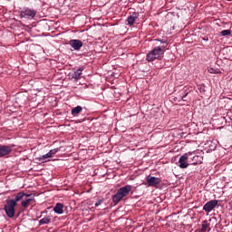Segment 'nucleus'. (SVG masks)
<instances>
[{"mask_svg": "<svg viewBox=\"0 0 232 232\" xmlns=\"http://www.w3.org/2000/svg\"><path fill=\"white\" fill-rule=\"evenodd\" d=\"M24 197H25V199L21 202V206L24 209H27V208L30 207V204H33V202L35 200V195L31 193V194H25Z\"/></svg>", "mask_w": 232, "mask_h": 232, "instance_id": "nucleus-6", "label": "nucleus"}, {"mask_svg": "<svg viewBox=\"0 0 232 232\" xmlns=\"http://www.w3.org/2000/svg\"><path fill=\"white\" fill-rule=\"evenodd\" d=\"M102 202H104V199H99V200L95 203V208H99V206H101V204H102Z\"/></svg>", "mask_w": 232, "mask_h": 232, "instance_id": "nucleus-25", "label": "nucleus"}, {"mask_svg": "<svg viewBox=\"0 0 232 232\" xmlns=\"http://www.w3.org/2000/svg\"><path fill=\"white\" fill-rule=\"evenodd\" d=\"M132 188L133 187L131 185H126L118 188L116 194L112 196L113 204H119V202H121V200H122L124 197H128Z\"/></svg>", "mask_w": 232, "mask_h": 232, "instance_id": "nucleus-1", "label": "nucleus"}, {"mask_svg": "<svg viewBox=\"0 0 232 232\" xmlns=\"http://www.w3.org/2000/svg\"><path fill=\"white\" fill-rule=\"evenodd\" d=\"M15 206H17L15 202L11 201L10 199H6V203L4 206V209L5 211V215L9 218H14V217L15 216Z\"/></svg>", "mask_w": 232, "mask_h": 232, "instance_id": "nucleus-3", "label": "nucleus"}, {"mask_svg": "<svg viewBox=\"0 0 232 232\" xmlns=\"http://www.w3.org/2000/svg\"><path fill=\"white\" fill-rule=\"evenodd\" d=\"M208 72H209V73H222V72H220V70L214 69V68H211V67L208 69Z\"/></svg>", "mask_w": 232, "mask_h": 232, "instance_id": "nucleus-22", "label": "nucleus"}, {"mask_svg": "<svg viewBox=\"0 0 232 232\" xmlns=\"http://www.w3.org/2000/svg\"><path fill=\"white\" fill-rule=\"evenodd\" d=\"M26 196V193L24 191H20L14 195V199H9L11 202H14V204L17 206V202H21L23 200V198Z\"/></svg>", "mask_w": 232, "mask_h": 232, "instance_id": "nucleus-11", "label": "nucleus"}, {"mask_svg": "<svg viewBox=\"0 0 232 232\" xmlns=\"http://www.w3.org/2000/svg\"><path fill=\"white\" fill-rule=\"evenodd\" d=\"M63 209H64V205H63V203H56V205L53 208V211L57 215H63V213H64Z\"/></svg>", "mask_w": 232, "mask_h": 232, "instance_id": "nucleus-12", "label": "nucleus"}, {"mask_svg": "<svg viewBox=\"0 0 232 232\" xmlns=\"http://www.w3.org/2000/svg\"><path fill=\"white\" fill-rule=\"evenodd\" d=\"M146 181L150 188H157V186H159V184H160V179L155 178L151 175L147 176Z\"/></svg>", "mask_w": 232, "mask_h": 232, "instance_id": "nucleus-8", "label": "nucleus"}, {"mask_svg": "<svg viewBox=\"0 0 232 232\" xmlns=\"http://www.w3.org/2000/svg\"><path fill=\"white\" fill-rule=\"evenodd\" d=\"M218 206V200L217 199H212L210 201H208L204 207H203V211L205 213H211V210L215 209Z\"/></svg>", "mask_w": 232, "mask_h": 232, "instance_id": "nucleus-7", "label": "nucleus"}, {"mask_svg": "<svg viewBox=\"0 0 232 232\" xmlns=\"http://www.w3.org/2000/svg\"><path fill=\"white\" fill-rule=\"evenodd\" d=\"M202 41H209V38H208V37H202Z\"/></svg>", "mask_w": 232, "mask_h": 232, "instance_id": "nucleus-26", "label": "nucleus"}, {"mask_svg": "<svg viewBox=\"0 0 232 232\" xmlns=\"http://www.w3.org/2000/svg\"><path fill=\"white\" fill-rule=\"evenodd\" d=\"M137 17L138 16H137L136 13H134L131 15L128 16V18H127L128 24H130V26L133 25L135 24V21H136Z\"/></svg>", "mask_w": 232, "mask_h": 232, "instance_id": "nucleus-13", "label": "nucleus"}, {"mask_svg": "<svg viewBox=\"0 0 232 232\" xmlns=\"http://www.w3.org/2000/svg\"><path fill=\"white\" fill-rule=\"evenodd\" d=\"M231 128H232V125H231Z\"/></svg>", "mask_w": 232, "mask_h": 232, "instance_id": "nucleus-28", "label": "nucleus"}, {"mask_svg": "<svg viewBox=\"0 0 232 232\" xmlns=\"http://www.w3.org/2000/svg\"><path fill=\"white\" fill-rule=\"evenodd\" d=\"M189 94V92H188V90H181L179 92V97L181 99V101H188L186 100V97H188V95Z\"/></svg>", "mask_w": 232, "mask_h": 232, "instance_id": "nucleus-18", "label": "nucleus"}, {"mask_svg": "<svg viewBox=\"0 0 232 232\" xmlns=\"http://www.w3.org/2000/svg\"><path fill=\"white\" fill-rule=\"evenodd\" d=\"M50 222H52V216H47L45 218H43L40 221H39V225L40 226H44V224H50Z\"/></svg>", "mask_w": 232, "mask_h": 232, "instance_id": "nucleus-17", "label": "nucleus"}, {"mask_svg": "<svg viewBox=\"0 0 232 232\" xmlns=\"http://www.w3.org/2000/svg\"><path fill=\"white\" fill-rule=\"evenodd\" d=\"M209 226H211V224H209L208 220L202 221L201 232H206V231L210 232L211 228H209Z\"/></svg>", "mask_w": 232, "mask_h": 232, "instance_id": "nucleus-14", "label": "nucleus"}, {"mask_svg": "<svg viewBox=\"0 0 232 232\" xmlns=\"http://www.w3.org/2000/svg\"><path fill=\"white\" fill-rule=\"evenodd\" d=\"M192 159V161H191V164L193 166H197V164H198V159H200V156H194L191 158Z\"/></svg>", "mask_w": 232, "mask_h": 232, "instance_id": "nucleus-19", "label": "nucleus"}, {"mask_svg": "<svg viewBox=\"0 0 232 232\" xmlns=\"http://www.w3.org/2000/svg\"><path fill=\"white\" fill-rule=\"evenodd\" d=\"M221 35H222V37H226L227 35H231V30L227 29V30L221 31Z\"/></svg>", "mask_w": 232, "mask_h": 232, "instance_id": "nucleus-20", "label": "nucleus"}, {"mask_svg": "<svg viewBox=\"0 0 232 232\" xmlns=\"http://www.w3.org/2000/svg\"><path fill=\"white\" fill-rule=\"evenodd\" d=\"M10 153H12V147L8 145H0V159L6 157V155H10Z\"/></svg>", "mask_w": 232, "mask_h": 232, "instance_id": "nucleus-9", "label": "nucleus"}, {"mask_svg": "<svg viewBox=\"0 0 232 232\" xmlns=\"http://www.w3.org/2000/svg\"><path fill=\"white\" fill-rule=\"evenodd\" d=\"M81 111H82V107L78 105L77 107L72 109L71 113L73 117H77Z\"/></svg>", "mask_w": 232, "mask_h": 232, "instance_id": "nucleus-16", "label": "nucleus"}, {"mask_svg": "<svg viewBox=\"0 0 232 232\" xmlns=\"http://www.w3.org/2000/svg\"><path fill=\"white\" fill-rule=\"evenodd\" d=\"M190 155H193L192 152L185 153L184 155L180 156L179 160V167L181 169H186L189 164H188V159H189Z\"/></svg>", "mask_w": 232, "mask_h": 232, "instance_id": "nucleus-5", "label": "nucleus"}, {"mask_svg": "<svg viewBox=\"0 0 232 232\" xmlns=\"http://www.w3.org/2000/svg\"><path fill=\"white\" fill-rule=\"evenodd\" d=\"M69 44L72 48V50L79 52V50H81V47L82 46V41L72 39L69 41Z\"/></svg>", "mask_w": 232, "mask_h": 232, "instance_id": "nucleus-10", "label": "nucleus"}, {"mask_svg": "<svg viewBox=\"0 0 232 232\" xmlns=\"http://www.w3.org/2000/svg\"><path fill=\"white\" fill-rule=\"evenodd\" d=\"M166 50V45L157 46L152 51L147 54V61L151 63L156 59H160L164 55V51Z\"/></svg>", "mask_w": 232, "mask_h": 232, "instance_id": "nucleus-2", "label": "nucleus"}, {"mask_svg": "<svg viewBox=\"0 0 232 232\" xmlns=\"http://www.w3.org/2000/svg\"><path fill=\"white\" fill-rule=\"evenodd\" d=\"M50 155L48 154V152L41 157L38 158V160H45V159H50Z\"/></svg>", "mask_w": 232, "mask_h": 232, "instance_id": "nucleus-24", "label": "nucleus"}, {"mask_svg": "<svg viewBox=\"0 0 232 232\" xmlns=\"http://www.w3.org/2000/svg\"><path fill=\"white\" fill-rule=\"evenodd\" d=\"M82 68H79L77 71H75L72 75V79H74L75 81L81 79V75H82Z\"/></svg>", "mask_w": 232, "mask_h": 232, "instance_id": "nucleus-15", "label": "nucleus"}, {"mask_svg": "<svg viewBox=\"0 0 232 232\" xmlns=\"http://www.w3.org/2000/svg\"><path fill=\"white\" fill-rule=\"evenodd\" d=\"M37 15V11L30 8H24L20 13V17L24 19H34Z\"/></svg>", "mask_w": 232, "mask_h": 232, "instance_id": "nucleus-4", "label": "nucleus"}, {"mask_svg": "<svg viewBox=\"0 0 232 232\" xmlns=\"http://www.w3.org/2000/svg\"><path fill=\"white\" fill-rule=\"evenodd\" d=\"M230 209H232V200L228 203Z\"/></svg>", "mask_w": 232, "mask_h": 232, "instance_id": "nucleus-27", "label": "nucleus"}, {"mask_svg": "<svg viewBox=\"0 0 232 232\" xmlns=\"http://www.w3.org/2000/svg\"><path fill=\"white\" fill-rule=\"evenodd\" d=\"M57 151H59V149H53V150H51L48 154H49V157H53V155H55V153H57Z\"/></svg>", "mask_w": 232, "mask_h": 232, "instance_id": "nucleus-23", "label": "nucleus"}, {"mask_svg": "<svg viewBox=\"0 0 232 232\" xmlns=\"http://www.w3.org/2000/svg\"><path fill=\"white\" fill-rule=\"evenodd\" d=\"M155 41H158L159 43H161L163 44V46H168V40L166 39H156Z\"/></svg>", "mask_w": 232, "mask_h": 232, "instance_id": "nucleus-21", "label": "nucleus"}]
</instances>
